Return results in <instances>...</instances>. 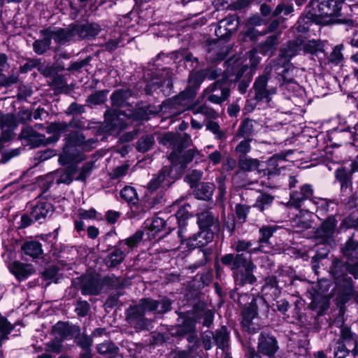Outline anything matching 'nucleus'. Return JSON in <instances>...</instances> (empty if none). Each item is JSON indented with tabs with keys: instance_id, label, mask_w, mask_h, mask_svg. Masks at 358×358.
I'll return each mask as SVG.
<instances>
[{
	"instance_id": "nucleus-1",
	"label": "nucleus",
	"mask_w": 358,
	"mask_h": 358,
	"mask_svg": "<svg viewBox=\"0 0 358 358\" xmlns=\"http://www.w3.org/2000/svg\"><path fill=\"white\" fill-rule=\"evenodd\" d=\"M242 57L230 58L226 62V69L222 80H218L206 88L203 96L208 101L217 104H221L227 100L229 95V90L227 86V82L238 80L243 73L248 69L247 64H243Z\"/></svg>"
},
{
	"instance_id": "nucleus-2",
	"label": "nucleus",
	"mask_w": 358,
	"mask_h": 358,
	"mask_svg": "<svg viewBox=\"0 0 358 358\" xmlns=\"http://www.w3.org/2000/svg\"><path fill=\"white\" fill-rule=\"evenodd\" d=\"M197 154H199L197 150H189L182 157H180L176 152H173L169 156L171 167H164L159 174L150 180L148 187V189L153 192L159 187L163 188L169 187L182 174L186 164L191 162Z\"/></svg>"
},
{
	"instance_id": "nucleus-3",
	"label": "nucleus",
	"mask_w": 358,
	"mask_h": 358,
	"mask_svg": "<svg viewBox=\"0 0 358 358\" xmlns=\"http://www.w3.org/2000/svg\"><path fill=\"white\" fill-rule=\"evenodd\" d=\"M171 301L166 297L159 301L142 299L138 305L128 310L127 321L136 329H143L145 325L144 315L146 313H164L171 309Z\"/></svg>"
},
{
	"instance_id": "nucleus-4",
	"label": "nucleus",
	"mask_w": 358,
	"mask_h": 358,
	"mask_svg": "<svg viewBox=\"0 0 358 358\" xmlns=\"http://www.w3.org/2000/svg\"><path fill=\"white\" fill-rule=\"evenodd\" d=\"M69 126L74 128H83L85 122L78 118L73 117L69 124L66 122H52L46 127L48 134H52L47 138L43 134L36 132L32 128L26 127L22 131V136L29 141L34 146L45 145L58 141L61 134L67 131Z\"/></svg>"
},
{
	"instance_id": "nucleus-5",
	"label": "nucleus",
	"mask_w": 358,
	"mask_h": 358,
	"mask_svg": "<svg viewBox=\"0 0 358 358\" xmlns=\"http://www.w3.org/2000/svg\"><path fill=\"white\" fill-rule=\"evenodd\" d=\"M84 136L79 132H71L66 138L65 145L61 153L59 161L62 164H66L73 161L82 159L80 156L83 151H89L96 146V140L90 138L84 140Z\"/></svg>"
},
{
	"instance_id": "nucleus-6",
	"label": "nucleus",
	"mask_w": 358,
	"mask_h": 358,
	"mask_svg": "<svg viewBox=\"0 0 358 358\" xmlns=\"http://www.w3.org/2000/svg\"><path fill=\"white\" fill-rule=\"evenodd\" d=\"M205 76L203 71H192L189 73L187 87L175 98L173 104L188 106L196 96V90L205 79Z\"/></svg>"
},
{
	"instance_id": "nucleus-7",
	"label": "nucleus",
	"mask_w": 358,
	"mask_h": 358,
	"mask_svg": "<svg viewBox=\"0 0 358 358\" xmlns=\"http://www.w3.org/2000/svg\"><path fill=\"white\" fill-rule=\"evenodd\" d=\"M105 118L106 131L111 134H117L128 125L131 122L130 119L134 118V114L131 110L127 113L122 110H114L108 111L105 114Z\"/></svg>"
},
{
	"instance_id": "nucleus-8",
	"label": "nucleus",
	"mask_w": 358,
	"mask_h": 358,
	"mask_svg": "<svg viewBox=\"0 0 358 358\" xmlns=\"http://www.w3.org/2000/svg\"><path fill=\"white\" fill-rule=\"evenodd\" d=\"M182 233V229H179L178 235L181 243L185 244L189 249L203 247L211 242L214 237V233L210 229H200V231L187 239H183Z\"/></svg>"
},
{
	"instance_id": "nucleus-9",
	"label": "nucleus",
	"mask_w": 358,
	"mask_h": 358,
	"mask_svg": "<svg viewBox=\"0 0 358 358\" xmlns=\"http://www.w3.org/2000/svg\"><path fill=\"white\" fill-rule=\"evenodd\" d=\"M268 80V74H263L255 81L253 89L255 92L256 100L268 103L271 100V96L275 94V88L267 86Z\"/></svg>"
},
{
	"instance_id": "nucleus-10",
	"label": "nucleus",
	"mask_w": 358,
	"mask_h": 358,
	"mask_svg": "<svg viewBox=\"0 0 358 358\" xmlns=\"http://www.w3.org/2000/svg\"><path fill=\"white\" fill-rule=\"evenodd\" d=\"M160 76V78L156 77L153 78L151 83L147 85L145 88L147 94H152L157 89H159L165 96H169L171 94L173 83L169 76V71L164 70Z\"/></svg>"
},
{
	"instance_id": "nucleus-11",
	"label": "nucleus",
	"mask_w": 358,
	"mask_h": 358,
	"mask_svg": "<svg viewBox=\"0 0 358 358\" xmlns=\"http://www.w3.org/2000/svg\"><path fill=\"white\" fill-rule=\"evenodd\" d=\"M313 189L310 185H303L301 187L300 192H294L290 195L289 203L296 208L300 207L301 203L306 199L312 200L313 203L318 205L320 203H324L322 199L313 197Z\"/></svg>"
},
{
	"instance_id": "nucleus-12",
	"label": "nucleus",
	"mask_w": 358,
	"mask_h": 358,
	"mask_svg": "<svg viewBox=\"0 0 358 358\" xmlns=\"http://www.w3.org/2000/svg\"><path fill=\"white\" fill-rule=\"evenodd\" d=\"M280 90L285 98L289 99H301L305 94L304 90L293 80L283 79Z\"/></svg>"
},
{
	"instance_id": "nucleus-13",
	"label": "nucleus",
	"mask_w": 358,
	"mask_h": 358,
	"mask_svg": "<svg viewBox=\"0 0 358 358\" xmlns=\"http://www.w3.org/2000/svg\"><path fill=\"white\" fill-rule=\"evenodd\" d=\"M257 306L256 299H253L248 306H245L243 310L242 324L249 334H255V328L252 327V320L257 317Z\"/></svg>"
},
{
	"instance_id": "nucleus-14",
	"label": "nucleus",
	"mask_w": 358,
	"mask_h": 358,
	"mask_svg": "<svg viewBox=\"0 0 358 358\" xmlns=\"http://www.w3.org/2000/svg\"><path fill=\"white\" fill-rule=\"evenodd\" d=\"M242 266L245 271L236 272L234 274L236 282L239 285L252 284L256 280V278L253 275V271L256 268L255 265L250 260L247 259Z\"/></svg>"
},
{
	"instance_id": "nucleus-15",
	"label": "nucleus",
	"mask_w": 358,
	"mask_h": 358,
	"mask_svg": "<svg viewBox=\"0 0 358 358\" xmlns=\"http://www.w3.org/2000/svg\"><path fill=\"white\" fill-rule=\"evenodd\" d=\"M229 48L219 40L210 44L207 57L213 62L222 60L228 54Z\"/></svg>"
},
{
	"instance_id": "nucleus-16",
	"label": "nucleus",
	"mask_w": 358,
	"mask_h": 358,
	"mask_svg": "<svg viewBox=\"0 0 358 358\" xmlns=\"http://www.w3.org/2000/svg\"><path fill=\"white\" fill-rule=\"evenodd\" d=\"M46 33L51 40L53 39L59 44H64L75 36L73 27L66 29H46Z\"/></svg>"
},
{
	"instance_id": "nucleus-17",
	"label": "nucleus",
	"mask_w": 358,
	"mask_h": 358,
	"mask_svg": "<svg viewBox=\"0 0 358 358\" xmlns=\"http://www.w3.org/2000/svg\"><path fill=\"white\" fill-rule=\"evenodd\" d=\"M52 212V206L50 203L43 200H38L32 205L31 216L34 220L38 221L45 218Z\"/></svg>"
},
{
	"instance_id": "nucleus-18",
	"label": "nucleus",
	"mask_w": 358,
	"mask_h": 358,
	"mask_svg": "<svg viewBox=\"0 0 358 358\" xmlns=\"http://www.w3.org/2000/svg\"><path fill=\"white\" fill-rule=\"evenodd\" d=\"M72 27L75 36H78L80 38L94 37L100 31V27L97 24L73 25Z\"/></svg>"
},
{
	"instance_id": "nucleus-19",
	"label": "nucleus",
	"mask_w": 358,
	"mask_h": 358,
	"mask_svg": "<svg viewBox=\"0 0 358 358\" xmlns=\"http://www.w3.org/2000/svg\"><path fill=\"white\" fill-rule=\"evenodd\" d=\"M286 159L283 156L273 155L266 162V168L263 170L264 175L278 174L285 166Z\"/></svg>"
},
{
	"instance_id": "nucleus-20",
	"label": "nucleus",
	"mask_w": 358,
	"mask_h": 358,
	"mask_svg": "<svg viewBox=\"0 0 358 358\" xmlns=\"http://www.w3.org/2000/svg\"><path fill=\"white\" fill-rule=\"evenodd\" d=\"M52 333L57 336H79L80 328L68 322H58L53 327Z\"/></svg>"
},
{
	"instance_id": "nucleus-21",
	"label": "nucleus",
	"mask_w": 358,
	"mask_h": 358,
	"mask_svg": "<svg viewBox=\"0 0 358 358\" xmlns=\"http://www.w3.org/2000/svg\"><path fill=\"white\" fill-rule=\"evenodd\" d=\"M13 185L6 187V193L0 197V217L8 214L13 200L18 196L17 192L13 191Z\"/></svg>"
},
{
	"instance_id": "nucleus-22",
	"label": "nucleus",
	"mask_w": 358,
	"mask_h": 358,
	"mask_svg": "<svg viewBox=\"0 0 358 358\" xmlns=\"http://www.w3.org/2000/svg\"><path fill=\"white\" fill-rule=\"evenodd\" d=\"M101 289V281L99 278L87 277L83 280L81 292L84 295H97Z\"/></svg>"
},
{
	"instance_id": "nucleus-23",
	"label": "nucleus",
	"mask_w": 358,
	"mask_h": 358,
	"mask_svg": "<svg viewBox=\"0 0 358 358\" xmlns=\"http://www.w3.org/2000/svg\"><path fill=\"white\" fill-rule=\"evenodd\" d=\"M10 271L20 280L26 279L34 272L31 265L19 262H14L10 266Z\"/></svg>"
},
{
	"instance_id": "nucleus-24",
	"label": "nucleus",
	"mask_w": 358,
	"mask_h": 358,
	"mask_svg": "<svg viewBox=\"0 0 358 358\" xmlns=\"http://www.w3.org/2000/svg\"><path fill=\"white\" fill-rule=\"evenodd\" d=\"M258 348L260 352L271 356L277 351L278 346L274 337H260Z\"/></svg>"
},
{
	"instance_id": "nucleus-25",
	"label": "nucleus",
	"mask_w": 358,
	"mask_h": 358,
	"mask_svg": "<svg viewBox=\"0 0 358 358\" xmlns=\"http://www.w3.org/2000/svg\"><path fill=\"white\" fill-rule=\"evenodd\" d=\"M14 126L12 115H6L2 118L0 121V141H7L11 138Z\"/></svg>"
},
{
	"instance_id": "nucleus-26",
	"label": "nucleus",
	"mask_w": 358,
	"mask_h": 358,
	"mask_svg": "<svg viewBox=\"0 0 358 358\" xmlns=\"http://www.w3.org/2000/svg\"><path fill=\"white\" fill-rule=\"evenodd\" d=\"M302 40L296 39L289 42L280 51V57L285 59H290L301 51Z\"/></svg>"
},
{
	"instance_id": "nucleus-27",
	"label": "nucleus",
	"mask_w": 358,
	"mask_h": 358,
	"mask_svg": "<svg viewBox=\"0 0 358 358\" xmlns=\"http://www.w3.org/2000/svg\"><path fill=\"white\" fill-rule=\"evenodd\" d=\"M197 222L200 229H210L213 227L215 229H218V224L217 223V218L212 214V213L206 211L198 214Z\"/></svg>"
},
{
	"instance_id": "nucleus-28",
	"label": "nucleus",
	"mask_w": 358,
	"mask_h": 358,
	"mask_svg": "<svg viewBox=\"0 0 358 358\" xmlns=\"http://www.w3.org/2000/svg\"><path fill=\"white\" fill-rule=\"evenodd\" d=\"M165 221L161 217H154L152 220L145 222L148 228V235L150 238H155L158 233L161 232L165 227Z\"/></svg>"
},
{
	"instance_id": "nucleus-29",
	"label": "nucleus",
	"mask_w": 358,
	"mask_h": 358,
	"mask_svg": "<svg viewBox=\"0 0 358 358\" xmlns=\"http://www.w3.org/2000/svg\"><path fill=\"white\" fill-rule=\"evenodd\" d=\"M336 222L334 217H329L325 220L317 231L318 236L324 241H327L334 233Z\"/></svg>"
},
{
	"instance_id": "nucleus-30",
	"label": "nucleus",
	"mask_w": 358,
	"mask_h": 358,
	"mask_svg": "<svg viewBox=\"0 0 358 358\" xmlns=\"http://www.w3.org/2000/svg\"><path fill=\"white\" fill-rule=\"evenodd\" d=\"M247 261L243 254L236 255L234 256L232 254H227L223 256L221 262L223 264L231 266V269L236 270L242 266V265Z\"/></svg>"
},
{
	"instance_id": "nucleus-31",
	"label": "nucleus",
	"mask_w": 358,
	"mask_h": 358,
	"mask_svg": "<svg viewBox=\"0 0 358 358\" xmlns=\"http://www.w3.org/2000/svg\"><path fill=\"white\" fill-rule=\"evenodd\" d=\"M22 250L25 255L37 258L42 254L41 244L38 241H27L22 245Z\"/></svg>"
},
{
	"instance_id": "nucleus-32",
	"label": "nucleus",
	"mask_w": 358,
	"mask_h": 358,
	"mask_svg": "<svg viewBox=\"0 0 358 358\" xmlns=\"http://www.w3.org/2000/svg\"><path fill=\"white\" fill-rule=\"evenodd\" d=\"M215 190V186L210 182H203L199 184L196 190V197L201 200H208L211 198Z\"/></svg>"
},
{
	"instance_id": "nucleus-33",
	"label": "nucleus",
	"mask_w": 358,
	"mask_h": 358,
	"mask_svg": "<svg viewBox=\"0 0 358 358\" xmlns=\"http://www.w3.org/2000/svg\"><path fill=\"white\" fill-rule=\"evenodd\" d=\"M125 255V251L120 248H115L105 259L106 264L109 267H115L123 261Z\"/></svg>"
},
{
	"instance_id": "nucleus-34",
	"label": "nucleus",
	"mask_w": 358,
	"mask_h": 358,
	"mask_svg": "<svg viewBox=\"0 0 358 358\" xmlns=\"http://www.w3.org/2000/svg\"><path fill=\"white\" fill-rule=\"evenodd\" d=\"M43 39L36 41L33 44L34 51L41 55L50 48L51 44V39L50 36L46 33V30L41 31Z\"/></svg>"
},
{
	"instance_id": "nucleus-35",
	"label": "nucleus",
	"mask_w": 358,
	"mask_h": 358,
	"mask_svg": "<svg viewBox=\"0 0 358 358\" xmlns=\"http://www.w3.org/2000/svg\"><path fill=\"white\" fill-rule=\"evenodd\" d=\"M192 110L195 116L201 115L203 117V120L206 119H215L218 117V113L206 104L197 107L194 106Z\"/></svg>"
},
{
	"instance_id": "nucleus-36",
	"label": "nucleus",
	"mask_w": 358,
	"mask_h": 358,
	"mask_svg": "<svg viewBox=\"0 0 358 358\" xmlns=\"http://www.w3.org/2000/svg\"><path fill=\"white\" fill-rule=\"evenodd\" d=\"M329 298L330 296L325 294L324 291H322L321 293L318 292L313 296L311 305L313 308H320V311H324L329 306Z\"/></svg>"
},
{
	"instance_id": "nucleus-37",
	"label": "nucleus",
	"mask_w": 358,
	"mask_h": 358,
	"mask_svg": "<svg viewBox=\"0 0 358 358\" xmlns=\"http://www.w3.org/2000/svg\"><path fill=\"white\" fill-rule=\"evenodd\" d=\"M343 255L350 259L358 258V241L349 238L342 248Z\"/></svg>"
},
{
	"instance_id": "nucleus-38",
	"label": "nucleus",
	"mask_w": 358,
	"mask_h": 358,
	"mask_svg": "<svg viewBox=\"0 0 358 358\" xmlns=\"http://www.w3.org/2000/svg\"><path fill=\"white\" fill-rule=\"evenodd\" d=\"M236 20L233 17L227 18L221 20L219 22L217 30H216L217 34H220L222 36L227 34H231L234 31L237 27V22L234 25V22Z\"/></svg>"
},
{
	"instance_id": "nucleus-39",
	"label": "nucleus",
	"mask_w": 358,
	"mask_h": 358,
	"mask_svg": "<svg viewBox=\"0 0 358 358\" xmlns=\"http://www.w3.org/2000/svg\"><path fill=\"white\" fill-rule=\"evenodd\" d=\"M130 95L131 92L127 90H120L115 91L111 96L113 105L118 107L124 106L127 99Z\"/></svg>"
},
{
	"instance_id": "nucleus-40",
	"label": "nucleus",
	"mask_w": 358,
	"mask_h": 358,
	"mask_svg": "<svg viewBox=\"0 0 358 358\" xmlns=\"http://www.w3.org/2000/svg\"><path fill=\"white\" fill-rule=\"evenodd\" d=\"M335 176L336 179L340 182L341 189L343 190L351 187V176L348 174L345 169H337L335 171Z\"/></svg>"
},
{
	"instance_id": "nucleus-41",
	"label": "nucleus",
	"mask_w": 358,
	"mask_h": 358,
	"mask_svg": "<svg viewBox=\"0 0 358 358\" xmlns=\"http://www.w3.org/2000/svg\"><path fill=\"white\" fill-rule=\"evenodd\" d=\"M334 278L336 279V283L338 286L341 285L342 282H343L344 294L346 295H350L352 292V280L350 278H346L345 276H341L336 273L334 270L332 271Z\"/></svg>"
},
{
	"instance_id": "nucleus-42",
	"label": "nucleus",
	"mask_w": 358,
	"mask_h": 358,
	"mask_svg": "<svg viewBox=\"0 0 358 358\" xmlns=\"http://www.w3.org/2000/svg\"><path fill=\"white\" fill-rule=\"evenodd\" d=\"M120 195L129 203L135 204L138 200L136 189L130 186L124 187L120 192Z\"/></svg>"
},
{
	"instance_id": "nucleus-43",
	"label": "nucleus",
	"mask_w": 358,
	"mask_h": 358,
	"mask_svg": "<svg viewBox=\"0 0 358 358\" xmlns=\"http://www.w3.org/2000/svg\"><path fill=\"white\" fill-rule=\"evenodd\" d=\"M63 337H55L45 344V350L48 352L59 353L63 350Z\"/></svg>"
},
{
	"instance_id": "nucleus-44",
	"label": "nucleus",
	"mask_w": 358,
	"mask_h": 358,
	"mask_svg": "<svg viewBox=\"0 0 358 358\" xmlns=\"http://www.w3.org/2000/svg\"><path fill=\"white\" fill-rule=\"evenodd\" d=\"M273 201V196L267 194H262L257 197L255 206L261 211H263L271 205Z\"/></svg>"
},
{
	"instance_id": "nucleus-45",
	"label": "nucleus",
	"mask_w": 358,
	"mask_h": 358,
	"mask_svg": "<svg viewBox=\"0 0 358 358\" xmlns=\"http://www.w3.org/2000/svg\"><path fill=\"white\" fill-rule=\"evenodd\" d=\"M154 142V137L152 135L143 136L137 143V150L142 152H147L152 148Z\"/></svg>"
},
{
	"instance_id": "nucleus-46",
	"label": "nucleus",
	"mask_w": 358,
	"mask_h": 358,
	"mask_svg": "<svg viewBox=\"0 0 358 358\" xmlns=\"http://www.w3.org/2000/svg\"><path fill=\"white\" fill-rule=\"evenodd\" d=\"M278 43V36L275 35L268 36L266 41L259 45V51L264 54H268Z\"/></svg>"
},
{
	"instance_id": "nucleus-47",
	"label": "nucleus",
	"mask_w": 358,
	"mask_h": 358,
	"mask_svg": "<svg viewBox=\"0 0 358 358\" xmlns=\"http://www.w3.org/2000/svg\"><path fill=\"white\" fill-rule=\"evenodd\" d=\"M239 164L242 169L248 171L257 170L260 166L257 159L247 157L241 159Z\"/></svg>"
},
{
	"instance_id": "nucleus-48",
	"label": "nucleus",
	"mask_w": 358,
	"mask_h": 358,
	"mask_svg": "<svg viewBox=\"0 0 358 358\" xmlns=\"http://www.w3.org/2000/svg\"><path fill=\"white\" fill-rule=\"evenodd\" d=\"M143 238V232L137 231L133 236L129 237L123 241H121L120 245L124 243L128 246V250H124L126 253H128Z\"/></svg>"
},
{
	"instance_id": "nucleus-49",
	"label": "nucleus",
	"mask_w": 358,
	"mask_h": 358,
	"mask_svg": "<svg viewBox=\"0 0 358 358\" xmlns=\"http://www.w3.org/2000/svg\"><path fill=\"white\" fill-rule=\"evenodd\" d=\"M189 208V205H183L176 213V217L178 220V224L180 227V229H182L181 226L185 224V220L188 217Z\"/></svg>"
},
{
	"instance_id": "nucleus-50",
	"label": "nucleus",
	"mask_w": 358,
	"mask_h": 358,
	"mask_svg": "<svg viewBox=\"0 0 358 358\" xmlns=\"http://www.w3.org/2000/svg\"><path fill=\"white\" fill-rule=\"evenodd\" d=\"M302 50L305 52L313 54L320 50V46L315 41H308V42H305L302 40L301 50Z\"/></svg>"
},
{
	"instance_id": "nucleus-51",
	"label": "nucleus",
	"mask_w": 358,
	"mask_h": 358,
	"mask_svg": "<svg viewBox=\"0 0 358 358\" xmlns=\"http://www.w3.org/2000/svg\"><path fill=\"white\" fill-rule=\"evenodd\" d=\"M275 229L270 226L263 227L259 229L261 236L259 241L261 243H266L268 239L272 236Z\"/></svg>"
},
{
	"instance_id": "nucleus-52",
	"label": "nucleus",
	"mask_w": 358,
	"mask_h": 358,
	"mask_svg": "<svg viewBox=\"0 0 358 358\" xmlns=\"http://www.w3.org/2000/svg\"><path fill=\"white\" fill-rule=\"evenodd\" d=\"M106 99V93L103 91H100L94 93L88 99L90 103L93 104H100L103 103Z\"/></svg>"
},
{
	"instance_id": "nucleus-53",
	"label": "nucleus",
	"mask_w": 358,
	"mask_h": 358,
	"mask_svg": "<svg viewBox=\"0 0 358 358\" xmlns=\"http://www.w3.org/2000/svg\"><path fill=\"white\" fill-rule=\"evenodd\" d=\"M94 169V162H87L83 166L77 180H85L86 178L89 176L91 171Z\"/></svg>"
},
{
	"instance_id": "nucleus-54",
	"label": "nucleus",
	"mask_w": 358,
	"mask_h": 358,
	"mask_svg": "<svg viewBox=\"0 0 358 358\" xmlns=\"http://www.w3.org/2000/svg\"><path fill=\"white\" fill-rule=\"evenodd\" d=\"M14 328L8 320L0 314V333L3 334H8L11 332V330Z\"/></svg>"
},
{
	"instance_id": "nucleus-55",
	"label": "nucleus",
	"mask_w": 358,
	"mask_h": 358,
	"mask_svg": "<svg viewBox=\"0 0 358 358\" xmlns=\"http://www.w3.org/2000/svg\"><path fill=\"white\" fill-rule=\"evenodd\" d=\"M115 350H117V348L111 343H103L97 346V351L100 354L108 353L110 355Z\"/></svg>"
},
{
	"instance_id": "nucleus-56",
	"label": "nucleus",
	"mask_w": 358,
	"mask_h": 358,
	"mask_svg": "<svg viewBox=\"0 0 358 358\" xmlns=\"http://www.w3.org/2000/svg\"><path fill=\"white\" fill-rule=\"evenodd\" d=\"M202 172L197 170H193L189 175L187 176L186 179L192 187L202 177Z\"/></svg>"
},
{
	"instance_id": "nucleus-57",
	"label": "nucleus",
	"mask_w": 358,
	"mask_h": 358,
	"mask_svg": "<svg viewBox=\"0 0 358 358\" xmlns=\"http://www.w3.org/2000/svg\"><path fill=\"white\" fill-rule=\"evenodd\" d=\"M293 11V7L290 5H285L280 3L276 7L273 15H278L280 13H283L285 15H287Z\"/></svg>"
},
{
	"instance_id": "nucleus-58",
	"label": "nucleus",
	"mask_w": 358,
	"mask_h": 358,
	"mask_svg": "<svg viewBox=\"0 0 358 358\" xmlns=\"http://www.w3.org/2000/svg\"><path fill=\"white\" fill-rule=\"evenodd\" d=\"M343 59L341 46H336L330 55V61L335 64H339Z\"/></svg>"
},
{
	"instance_id": "nucleus-59",
	"label": "nucleus",
	"mask_w": 358,
	"mask_h": 358,
	"mask_svg": "<svg viewBox=\"0 0 358 358\" xmlns=\"http://www.w3.org/2000/svg\"><path fill=\"white\" fill-rule=\"evenodd\" d=\"M248 211H249V208L245 206L241 205V204L236 206V216L239 220H241L242 221L245 220V218L247 217Z\"/></svg>"
},
{
	"instance_id": "nucleus-60",
	"label": "nucleus",
	"mask_w": 358,
	"mask_h": 358,
	"mask_svg": "<svg viewBox=\"0 0 358 358\" xmlns=\"http://www.w3.org/2000/svg\"><path fill=\"white\" fill-rule=\"evenodd\" d=\"M89 310V303L87 301L78 302L76 307V312L79 316L84 317Z\"/></svg>"
},
{
	"instance_id": "nucleus-61",
	"label": "nucleus",
	"mask_w": 358,
	"mask_h": 358,
	"mask_svg": "<svg viewBox=\"0 0 358 358\" xmlns=\"http://www.w3.org/2000/svg\"><path fill=\"white\" fill-rule=\"evenodd\" d=\"M76 342L78 345L87 352L92 343L91 337H76Z\"/></svg>"
},
{
	"instance_id": "nucleus-62",
	"label": "nucleus",
	"mask_w": 358,
	"mask_h": 358,
	"mask_svg": "<svg viewBox=\"0 0 358 358\" xmlns=\"http://www.w3.org/2000/svg\"><path fill=\"white\" fill-rule=\"evenodd\" d=\"M96 212L94 209H90L89 210L80 209L78 210V215L82 220H91L96 217Z\"/></svg>"
},
{
	"instance_id": "nucleus-63",
	"label": "nucleus",
	"mask_w": 358,
	"mask_h": 358,
	"mask_svg": "<svg viewBox=\"0 0 358 358\" xmlns=\"http://www.w3.org/2000/svg\"><path fill=\"white\" fill-rule=\"evenodd\" d=\"M207 129L212 131L217 138L220 139L223 136V133L220 131L219 124L215 122H209L207 124Z\"/></svg>"
},
{
	"instance_id": "nucleus-64",
	"label": "nucleus",
	"mask_w": 358,
	"mask_h": 358,
	"mask_svg": "<svg viewBox=\"0 0 358 358\" xmlns=\"http://www.w3.org/2000/svg\"><path fill=\"white\" fill-rule=\"evenodd\" d=\"M342 225L345 226L346 228L358 229V217L350 216L343 221Z\"/></svg>"
}]
</instances>
